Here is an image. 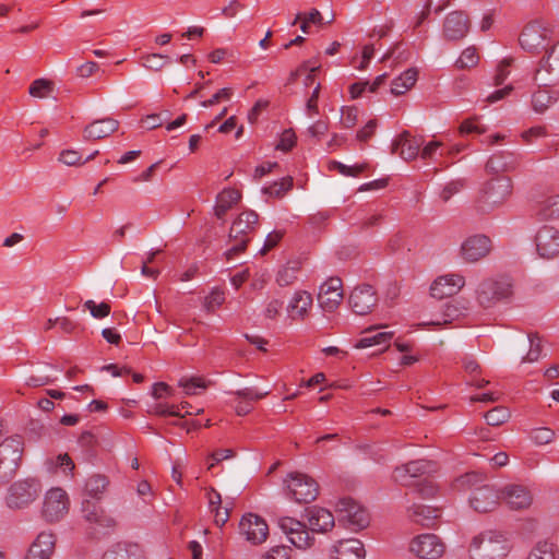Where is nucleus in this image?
I'll return each mask as SVG.
<instances>
[{
	"label": "nucleus",
	"mask_w": 559,
	"mask_h": 559,
	"mask_svg": "<svg viewBox=\"0 0 559 559\" xmlns=\"http://www.w3.org/2000/svg\"><path fill=\"white\" fill-rule=\"evenodd\" d=\"M511 550V544L504 533L486 530L474 536L468 554L471 559H504Z\"/></svg>",
	"instance_id": "1"
},
{
	"label": "nucleus",
	"mask_w": 559,
	"mask_h": 559,
	"mask_svg": "<svg viewBox=\"0 0 559 559\" xmlns=\"http://www.w3.org/2000/svg\"><path fill=\"white\" fill-rule=\"evenodd\" d=\"M513 182L508 176L493 177L483 183L475 200V209L481 214L503 205L512 195Z\"/></svg>",
	"instance_id": "2"
},
{
	"label": "nucleus",
	"mask_w": 559,
	"mask_h": 559,
	"mask_svg": "<svg viewBox=\"0 0 559 559\" xmlns=\"http://www.w3.org/2000/svg\"><path fill=\"white\" fill-rule=\"evenodd\" d=\"M24 453V440L15 435L0 443V486L8 484L16 474Z\"/></svg>",
	"instance_id": "3"
},
{
	"label": "nucleus",
	"mask_w": 559,
	"mask_h": 559,
	"mask_svg": "<svg viewBox=\"0 0 559 559\" xmlns=\"http://www.w3.org/2000/svg\"><path fill=\"white\" fill-rule=\"evenodd\" d=\"M258 222L259 215L252 210L243 211L233 222L228 237L235 245L225 252L226 260L246 251L250 241L249 234L255 229Z\"/></svg>",
	"instance_id": "4"
},
{
	"label": "nucleus",
	"mask_w": 559,
	"mask_h": 559,
	"mask_svg": "<svg viewBox=\"0 0 559 559\" xmlns=\"http://www.w3.org/2000/svg\"><path fill=\"white\" fill-rule=\"evenodd\" d=\"M338 521L347 528L358 532L366 528L370 523L368 510L350 497H345L336 503Z\"/></svg>",
	"instance_id": "5"
},
{
	"label": "nucleus",
	"mask_w": 559,
	"mask_h": 559,
	"mask_svg": "<svg viewBox=\"0 0 559 559\" xmlns=\"http://www.w3.org/2000/svg\"><path fill=\"white\" fill-rule=\"evenodd\" d=\"M513 294L512 284L508 278H487L483 281L477 290V301L484 308H491L496 304L509 299Z\"/></svg>",
	"instance_id": "6"
},
{
	"label": "nucleus",
	"mask_w": 559,
	"mask_h": 559,
	"mask_svg": "<svg viewBox=\"0 0 559 559\" xmlns=\"http://www.w3.org/2000/svg\"><path fill=\"white\" fill-rule=\"evenodd\" d=\"M288 496L298 503H310L319 495L318 483L307 474L294 472L284 480Z\"/></svg>",
	"instance_id": "7"
},
{
	"label": "nucleus",
	"mask_w": 559,
	"mask_h": 559,
	"mask_svg": "<svg viewBox=\"0 0 559 559\" xmlns=\"http://www.w3.org/2000/svg\"><path fill=\"white\" fill-rule=\"evenodd\" d=\"M40 490V483L36 478L17 480L9 488L7 504L11 509H22L32 503L38 497Z\"/></svg>",
	"instance_id": "8"
},
{
	"label": "nucleus",
	"mask_w": 559,
	"mask_h": 559,
	"mask_svg": "<svg viewBox=\"0 0 559 559\" xmlns=\"http://www.w3.org/2000/svg\"><path fill=\"white\" fill-rule=\"evenodd\" d=\"M534 81L548 87L559 81V40L547 51L535 71Z\"/></svg>",
	"instance_id": "9"
},
{
	"label": "nucleus",
	"mask_w": 559,
	"mask_h": 559,
	"mask_svg": "<svg viewBox=\"0 0 559 559\" xmlns=\"http://www.w3.org/2000/svg\"><path fill=\"white\" fill-rule=\"evenodd\" d=\"M409 550L420 559H438L444 554L445 545L435 534H421L411 540Z\"/></svg>",
	"instance_id": "10"
},
{
	"label": "nucleus",
	"mask_w": 559,
	"mask_h": 559,
	"mask_svg": "<svg viewBox=\"0 0 559 559\" xmlns=\"http://www.w3.org/2000/svg\"><path fill=\"white\" fill-rule=\"evenodd\" d=\"M348 304L358 316H365L372 311L378 304L374 288L369 284L356 286L349 295Z\"/></svg>",
	"instance_id": "11"
},
{
	"label": "nucleus",
	"mask_w": 559,
	"mask_h": 559,
	"mask_svg": "<svg viewBox=\"0 0 559 559\" xmlns=\"http://www.w3.org/2000/svg\"><path fill=\"white\" fill-rule=\"evenodd\" d=\"M239 531L253 545L264 543L269 535V526L265 520L253 513H247L241 518Z\"/></svg>",
	"instance_id": "12"
},
{
	"label": "nucleus",
	"mask_w": 559,
	"mask_h": 559,
	"mask_svg": "<svg viewBox=\"0 0 559 559\" xmlns=\"http://www.w3.org/2000/svg\"><path fill=\"white\" fill-rule=\"evenodd\" d=\"M69 499L61 488L50 489L45 497L43 515L49 522H57L68 512Z\"/></svg>",
	"instance_id": "13"
},
{
	"label": "nucleus",
	"mask_w": 559,
	"mask_h": 559,
	"mask_svg": "<svg viewBox=\"0 0 559 559\" xmlns=\"http://www.w3.org/2000/svg\"><path fill=\"white\" fill-rule=\"evenodd\" d=\"M536 251L540 258L552 259L559 254V229L544 225L535 235Z\"/></svg>",
	"instance_id": "14"
},
{
	"label": "nucleus",
	"mask_w": 559,
	"mask_h": 559,
	"mask_svg": "<svg viewBox=\"0 0 559 559\" xmlns=\"http://www.w3.org/2000/svg\"><path fill=\"white\" fill-rule=\"evenodd\" d=\"M519 40L524 50L537 53L546 48L547 29L538 22H531L522 31Z\"/></svg>",
	"instance_id": "15"
},
{
	"label": "nucleus",
	"mask_w": 559,
	"mask_h": 559,
	"mask_svg": "<svg viewBox=\"0 0 559 559\" xmlns=\"http://www.w3.org/2000/svg\"><path fill=\"white\" fill-rule=\"evenodd\" d=\"M436 464L427 460H415L404 465L397 466L394 469L393 477L395 481L403 486L411 485V479L424 476L431 472H435Z\"/></svg>",
	"instance_id": "16"
},
{
	"label": "nucleus",
	"mask_w": 559,
	"mask_h": 559,
	"mask_svg": "<svg viewBox=\"0 0 559 559\" xmlns=\"http://www.w3.org/2000/svg\"><path fill=\"white\" fill-rule=\"evenodd\" d=\"M343 299L342 281L338 277H331L321 285L318 295L320 307L326 312H333Z\"/></svg>",
	"instance_id": "17"
},
{
	"label": "nucleus",
	"mask_w": 559,
	"mask_h": 559,
	"mask_svg": "<svg viewBox=\"0 0 559 559\" xmlns=\"http://www.w3.org/2000/svg\"><path fill=\"white\" fill-rule=\"evenodd\" d=\"M491 249V240L485 235L468 237L461 246V254L466 262H477L485 258Z\"/></svg>",
	"instance_id": "18"
},
{
	"label": "nucleus",
	"mask_w": 559,
	"mask_h": 559,
	"mask_svg": "<svg viewBox=\"0 0 559 559\" xmlns=\"http://www.w3.org/2000/svg\"><path fill=\"white\" fill-rule=\"evenodd\" d=\"M500 496L490 485H481L472 492L469 498L471 507L480 513L491 512L499 503Z\"/></svg>",
	"instance_id": "19"
},
{
	"label": "nucleus",
	"mask_w": 559,
	"mask_h": 559,
	"mask_svg": "<svg viewBox=\"0 0 559 559\" xmlns=\"http://www.w3.org/2000/svg\"><path fill=\"white\" fill-rule=\"evenodd\" d=\"M469 29V20L461 11H454L447 15L443 23V35L448 40L464 38Z\"/></svg>",
	"instance_id": "20"
},
{
	"label": "nucleus",
	"mask_w": 559,
	"mask_h": 559,
	"mask_svg": "<svg viewBox=\"0 0 559 559\" xmlns=\"http://www.w3.org/2000/svg\"><path fill=\"white\" fill-rule=\"evenodd\" d=\"M464 286V277L461 275H445L437 278L430 286V295L437 299H443L456 294Z\"/></svg>",
	"instance_id": "21"
},
{
	"label": "nucleus",
	"mask_w": 559,
	"mask_h": 559,
	"mask_svg": "<svg viewBox=\"0 0 559 559\" xmlns=\"http://www.w3.org/2000/svg\"><path fill=\"white\" fill-rule=\"evenodd\" d=\"M119 128L118 120L107 117L97 119L86 126L83 130V136L87 141H97L105 139L116 132Z\"/></svg>",
	"instance_id": "22"
},
{
	"label": "nucleus",
	"mask_w": 559,
	"mask_h": 559,
	"mask_svg": "<svg viewBox=\"0 0 559 559\" xmlns=\"http://www.w3.org/2000/svg\"><path fill=\"white\" fill-rule=\"evenodd\" d=\"M311 307V294L306 290H297L287 306L288 317L294 321H304Z\"/></svg>",
	"instance_id": "23"
},
{
	"label": "nucleus",
	"mask_w": 559,
	"mask_h": 559,
	"mask_svg": "<svg viewBox=\"0 0 559 559\" xmlns=\"http://www.w3.org/2000/svg\"><path fill=\"white\" fill-rule=\"evenodd\" d=\"M55 544L56 538L51 533L41 532L31 545L25 559H49Z\"/></svg>",
	"instance_id": "24"
},
{
	"label": "nucleus",
	"mask_w": 559,
	"mask_h": 559,
	"mask_svg": "<svg viewBox=\"0 0 559 559\" xmlns=\"http://www.w3.org/2000/svg\"><path fill=\"white\" fill-rule=\"evenodd\" d=\"M503 499L513 510L526 509L532 503L531 492L521 485H508L503 489Z\"/></svg>",
	"instance_id": "25"
},
{
	"label": "nucleus",
	"mask_w": 559,
	"mask_h": 559,
	"mask_svg": "<svg viewBox=\"0 0 559 559\" xmlns=\"http://www.w3.org/2000/svg\"><path fill=\"white\" fill-rule=\"evenodd\" d=\"M409 519L424 527H435L440 519V510L424 504H414L409 509Z\"/></svg>",
	"instance_id": "26"
},
{
	"label": "nucleus",
	"mask_w": 559,
	"mask_h": 559,
	"mask_svg": "<svg viewBox=\"0 0 559 559\" xmlns=\"http://www.w3.org/2000/svg\"><path fill=\"white\" fill-rule=\"evenodd\" d=\"M307 511L308 522L312 532L324 533L334 526V516L329 510L313 507L311 509H307Z\"/></svg>",
	"instance_id": "27"
},
{
	"label": "nucleus",
	"mask_w": 559,
	"mask_h": 559,
	"mask_svg": "<svg viewBox=\"0 0 559 559\" xmlns=\"http://www.w3.org/2000/svg\"><path fill=\"white\" fill-rule=\"evenodd\" d=\"M335 559H364L366 550L364 544L356 538H348L338 542L334 546Z\"/></svg>",
	"instance_id": "28"
},
{
	"label": "nucleus",
	"mask_w": 559,
	"mask_h": 559,
	"mask_svg": "<svg viewBox=\"0 0 559 559\" xmlns=\"http://www.w3.org/2000/svg\"><path fill=\"white\" fill-rule=\"evenodd\" d=\"M421 144V139L411 138V133L408 131H404L393 142L392 151L396 152L397 148L401 146L400 155L405 160H409L417 157Z\"/></svg>",
	"instance_id": "29"
},
{
	"label": "nucleus",
	"mask_w": 559,
	"mask_h": 559,
	"mask_svg": "<svg viewBox=\"0 0 559 559\" xmlns=\"http://www.w3.org/2000/svg\"><path fill=\"white\" fill-rule=\"evenodd\" d=\"M141 548L138 544L120 542L111 546L104 555L103 559H140Z\"/></svg>",
	"instance_id": "30"
},
{
	"label": "nucleus",
	"mask_w": 559,
	"mask_h": 559,
	"mask_svg": "<svg viewBox=\"0 0 559 559\" xmlns=\"http://www.w3.org/2000/svg\"><path fill=\"white\" fill-rule=\"evenodd\" d=\"M241 199L239 191L235 189H224L216 198L214 207L215 216L219 219L224 218L226 213Z\"/></svg>",
	"instance_id": "31"
},
{
	"label": "nucleus",
	"mask_w": 559,
	"mask_h": 559,
	"mask_svg": "<svg viewBox=\"0 0 559 559\" xmlns=\"http://www.w3.org/2000/svg\"><path fill=\"white\" fill-rule=\"evenodd\" d=\"M539 88L532 95V107L535 112L544 114L554 103L557 102L558 96L557 93L546 88L545 86H540Z\"/></svg>",
	"instance_id": "32"
},
{
	"label": "nucleus",
	"mask_w": 559,
	"mask_h": 559,
	"mask_svg": "<svg viewBox=\"0 0 559 559\" xmlns=\"http://www.w3.org/2000/svg\"><path fill=\"white\" fill-rule=\"evenodd\" d=\"M464 311L465 308L462 307L457 300L452 299L444 304L441 320L430 321L425 324L433 326H444L462 317L464 314Z\"/></svg>",
	"instance_id": "33"
},
{
	"label": "nucleus",
	"mask_w": 559,
	"mask_h": 559,
	"mask_svg": "<svg viewBox=\"0 0 559 559\" xmlns=\"http://www.w3.org/2000/svg\"><path fill=\"white\" fill-rule=\"evenodd\" d=\"M418 71L415 68L407 69L399 78L393 80L391 86V93L394 96L405 94L411 90L417 81Z\"/></svg>",
	"instance_id": "34"
},
{
	"label": "nucleus",
	"mask_w": 559,
	"mask_h": 559,
	"mask_svg": "<svg viewBox=\"0 0 559 559\" xmlns=\"http://www.w3.org/2000/svg\"><path fill=\"white\" fill-rule=\"evenodd\" d=\"M486 169L490 173H503L515 169L512 154L498 152L493 154L486 163Z\"/></svg>",
	"instance_id": "35"
},
{
	"label": "nucleus",
	"mask_w": 559,
	"mask_h": 559,
	"mask_svg": "<svg viewBox=\"0 0 559 559\" xmlns=\"http://www.w3.org/2000/svg\"><path fill=\"white\" fill-rule=\"evenodd\" d=\"M536 216L539 221L559 219V195H551L539 202Z\"/></svg>",
	"instance_id": "36"
},
{
	"label": "nucleus",
	"mask_w": 559,
	"mask_h": 559,
	"mask_svg": "<svg viewBox=\"0 0 559 559\" xmlns=\"http://www.w3.org/2000/svg\"><path fill=\"white\" fill-rule=\"evenodd\" d=\"M486 475L478 472H469L454 480V488L456 490H475V488L486 485Z\"/></svg>",
	"instance_id": "37"
},
{
	"label": "nucleus",
	"mask_w": 559,
	"mask_h": 559,
	"mask_svg": "<svg viewBox=\"0 0 559 559\" xmlns=\"http://www.w3.org/2000/svg\"><path fill=\"white\" fill-rule=\"evenodd\" d=\"M364 334L365 335L357 342L356 348H366L373 345L384 344L393 336L392 332H376L374 328L367 329Z\"/></svg>",
	"instance_id": "38"
},
{
	"label": "nucleus",
	"mask_w": 559,
	"mask_h": 559,
	"mask_svg": "<svg viewBox=\"0 0 559 559\" xmlns=\"http://www.w3.org/2000/svg\"><path fill=\"white\" fill-rule=\"evenodd\" d=\"M108 485L109 480L105 475L95 474L87 479L85 484V491L90 497L99 499Z\"/></svg>",
	"instance_id": "39"
},
{
	"label": "nucleus",
	"mask_w": 559,
	"mask_h": 559,
	"mask_svg": "<svg viewBox=\"0 0 559 559\" xmlns=\"http://www.w3.org/2000/svg\"><path fill=\"white\" fill-rule=\"evenodd\" d=\"M55 88V83L48 79H36L29 85L28 93L32 97L35 98H46L48 97Z\"/></svg>",
	"instance_id": "40"
},
{
	"label": "nucleus",
	"mask_w": 559,
	"mask_h": 559,
	"mask_svg": "<svg viewBox=\"0 0 559 559\" xmlns=\"http://www.w3.org/2000/svg\"><path fill=\"white\" fill-rule=\"evenodd\" d=\"M556 552L557 549L552 543L539 542L531 550L527 559H557Z\"/></svg>",
	"instance_id": "41"
},
{
	"label": "nucleus",
	"mask_w": 559,
	"mask_h": 559,
	"mask_svg": "<svg viewBox=\"0 0 559 559\" xmlns=\"http://www.w3.org/2000/svg\"><path fill=\"white\" fill-rule=\"evenodd\" d=\"M169 62V57L160 53H148L142 57V66L155 72L163 70Z\"/></svg>",
	"instance_id": "42"
},
{
	"label": "nucleus",
	"mask_w": 559,
	"mask_h": 559,
	"mask_svg": "<svg viewBox=\"0 0 559 559\" xmlns=\"http://www.w3.org/2000/svg\"><path fill=\"white\" fill-rule=\"evenodd\" d=\"M511 414L504 406H496L485 414V419L490 426H500L508 421Z\"/></svg>",
	"instance_id": "43"
},
{
	"label": "nucleus",
	"mask_w": 559,
	"mask_h": 559,
	"mask_svg": "<svg viewBox=\"0 0 559 559\" xmlns=\"http://www.w3.org/2000/svg\"><path fill=\"white\" fill-rule=\"evenodd\" d=\"M293 187V178L292 177H285L281 179L280 181H275L269 187H264L262 189V192L264 194H270L272 197L281 198L286 193L288 190H290Z\"/></svg>",
	"instance_id": "44"
},
{
	"label": "nucleus",
	"mask_w": 559,
	"mask_h": 559,
	"mask_svg": "<svg viewBox=\"0 0 559 559\" xmlns=\"http://www.w3.org/2000/svg\"><path fill=\"white\" fill-rule=\"evenodd\" d=\"M299 271L298 263L294 265L287 264L278 271L276 282L281 287L292 285L297 280V273Z\"/></svg>",
	"instance_id": "45"
},
{
	"label": "nucleus",
	"mask_w": 559,
	"mask_h": 559,
	"mask_svg": "<svg viewBox=\"0 0 559 559\" xmlns=\"http://www.w3.org/2000/svg\"><path fill=\"white\" fill-rule=\"evenodd\" d=\"M478 55L476 52V48L468 47L466 48L460 58L455 62V67L457 69H468L475 67L478 63Z\"/></svg>",
	"instance_id": "46"
},
{
	"label": "nucleus",
	"mask_w": 559,
	"mask_h": 559,
	"mask_svg": "<svg viewBox=\"0 0 559 559\" xmlns=\"http://www.w3.org/2000/svg\"><path fill=\"white\" fill-rule=\"evenodd\" d=\"M289 540L297 548H308L313 543V537L310 536V533L307 531L306 525L302 523L301 530L296 531L293 535L289 536Z\"/></svg>",
	"instance_id": "47"
},
{
	"label": "nucleus",
	"mask_w": 559,
	"mask_h": 559,
	"mask_svg": "<svg viewBox=\"0 0 559 559\" xmlns=\"http://www.w3.org/2000/svg\"><path fill=\"white\" fill-rule=\"evenodd\" d=\"M531 440L537 445L550 443L555 438V432L546 427L533 429L531 431Z\"/></svg>",
	"instance_id": "48"
},
{
	"label": "nucleus",
	"mask_w": 559,
	"mask_h": 559,
	"mask_svg": "<svg viewBox=\"0 0 559 559\" xmlns=\"http://www.w3.org/2000/svg\"><path fill=\"white\" fill-rule=\"evenodd\" d=\"M330 168L338 170L344 176L356 177L366 170L367 164L347 166L340 162L332 160L330 163Z\"/></svg>",
	"instance_id": "49"
},
{
	"label": "nucleus",
	"mask_w": 559,
	"mask_h": 559,
	"mask_svg": "<svg viewBox=\"0 0 559 559\" xmlns=\"http://www.w3.org/2000/svg\"><path fill=\"white\" fill-rule=\"evenodd\" d=\"M84 307L90 310L91 314L96 319H102L109 316L111 307L107 302L96 304L93 300H87Z\"/></svg>",
	"instance_id": "50"
},
{
	"label": "nucleus",
	"mask_w": 559,
	"mask_h": 559,
	"mask_svg": "<svg viewBox=\"0 0 559 559\" xmlns=\"http://www.w3.org/2000/svg\"><path fill=\"white\" fill-rule=\"evenodd\" d=\"M528 341L531 347L526 356L523 358V361L533 362L539 358L542 353L540 338L537 334H530Z\"/></svg>",
	"instance_id": "51"
},
{
	"label": "nucleus",
	"mask_w": 559,
	"mask_h": 559,
	"mask_svg": "<svg viewBox=\"0 0 559 559\" xmlns=\"http://www.w3.org/2000/svg\"><path fill=\"white\" fill-rule=\"evenodd\" d=\"M225 301L224 292L219 289H213L209 296L205 297L204 308L209 312H213L217 307L222 306Z\"/></svg>",
	"instance_id": "52"
},
{
	"label": "nucleus",
	"mask_w": 559,
	"mask_h": 559,
	"mask_svg": "<svg viewBox=\"0 0 559 559\" xmlns=\"http://www.w3.org/2000/svg\"><path fill=\"white\" fill-rule=\"evenodd\" d=\"M179 385L183 388L186 394H195V389H206L207 383L200 377H192L190 379H181Z\"/></svg>",
	"instance_id": "53"
},
{
	"label": "nucleus",
	"mask_w": 559,
	"mask_h": 559,
	"mask_svg": "<svg viewBox=\"0 0 559 559\" xmlns=\"http://www.w3.org/2000/svg\"><path fill=\"white\" fill-rule=\"evenodd\" d=\"M297 136L293 129H287L281 134V139L278 144L276 145V150H281L284 152L290 151L296 144Z\"/></svg>",
	"instance_id": "54"
},
{
	"label": "nucleus",
	"mask_w": 559,
	"mask_h": 559,
	"mask_svg": "<svg viewBox=\"0 0 559 559\" xmlns=\"http://www.w3.org/2000/svg\"><path fill=\"white\" fill-rule=\"evenodd\" d=\"M103 509L100 508V506L94 501H91V500H83L82 502V513H83V518L87 521V522H93V520H95L96 515H98V512H102Z\"/></svg>",
	"instance_id": "55"
},
{
	"label": "nucleus",
	"mask_w": 559,
	"mask_h": 559,
	"mask_svg": "<svg viewBox=\"0 0 559 559\" xmlns=\"http://www.w3.org/2000/svg\"><path fill=\"white\" fill-rule=\"evenodd\" d=\"M233 95V90L230 87L221 88L216 92L210 99L201 102V106L204 108L212 107L221 100H229Z\"/></svg>",
	"instance_id": "56"
},
{
	"label": "nucleus",
	"mask_w": 559,
	"mask_h": 559,
	"mask_svg": "<svg viewBox=\"0 0 559 559\" xmlns=\"http://www.w3.org/2000/svg\"><path fill=\"white\" fill-rule=\"evenodd\" d=\"M269 393L270 391L258 392L253 389L245 388L236 391L234 394L246 402H255L265 397Z\"/></svg>",
	"instance_id": "57"
},
{
	"label": "nucleus",
	"mask_w": 559,
	"mask_h": 559,
	"mask_svg": "<svg viewBox=\"0 0 559 559\" xmlns=\"http://www.w3.org/2000/svg\"><path fill=\"white\" fill-rule=\"evenodd\" d=\"M59 160L68 166L83 165V158L79 152L73 150H64L60 153Z\"/></svg>",
	"instance_id": "58"
},
{
	"label": "nucleus",
	"mask_w": 559,
	"mask_h": 559,
	"mask_svg": "<svg viewBox=\"0 0 559 559\" xmlns=\"http://www.w3.org/2000/svg\"><path fill=\"white\" fill-rule=\"evenodd\" d=\"M263 559H292V549L286 546H276L271 548Z\"/></svg>",
	"instance_id": "59"
},
{
	"label": "nucleus",
	"mask_w": 559,
	"mask_h": 559,
	"mask_svg": "<svg viewBox=\"0 0 559 559\" xmlns=\"http://www.w3.org/2000/svg\"><path fill=\"white\" fill-rule=\"evenodd\" d=\"M280 527L288 535H293L296 531L301 530L302 523L293 518L285 516L282 518L278 522Z\"/></svg>",
	"instance_id": "60"
},
{
	"label": "nucleus",
	"mask_w": 559,
	"mask_h": 559,
	"mask_svg": "<svg viewBox=\"0 0 559 559\" xmlns=\"http://www.w3.org/2000/svg\"><path fill=\"white\" fill-rule=\"evenodd\" d=\"M511 59H504L502 60L498 68H497V72L495 74V78H493V84L496 86L498 85H501L504 80L508 78L510 71H509V67L511 66Z\"/></svg>",
	"instance_id": "61"
},
{
	"label": "nucleus",
	"mask_w": 559,
	"mask_h": 559,
	"mask_svg": "<svg viewBox=\"0 0 559 559\" xmlns=\"http://www.w3.org/2000/svg\"><path fill=\"white\" fill-rule=\"evenodd\" d=\"M302 17H305L309 23L316 24V25H322L323 24V16L321 12L318 9H312L307 14L298 13L293 21L292 25H296L298 21H300Z\"/></svg>",
	"instance_id": "62"
},
{
	"label": "nucleus",
	"mask_w": 559,
	"mask_h": 559,
	"mask_svg": "<svg viewBox=\"0 0 559 559\" xmlns=\"http://www.w3.org/2000/svg\"><path fill=\"white\" fill-rule=\"evenodd\" d=\"M342 123L345 128H353L357 122L358 110L355 107H344L342 109Z\"/></svg>",
	"instance_id": "63"
},
{
	"label": "nucleus",
	"mask_w": 559,
	"mask_h": 559,
	"mask_svg": "<svg viewBox=\"0 0 559 559\" xmlns=\"http://www.w3.org/2000/svg\"><path fill=\"white\" fill-rule=\"evenodd\" d=\"M283 236H284V233L281 230H275V231L269 234L260 253L262 255L266 254L271 249H273L281 241Z\"/></svg>",
	"instance_id": "64"
}]
</instances>
